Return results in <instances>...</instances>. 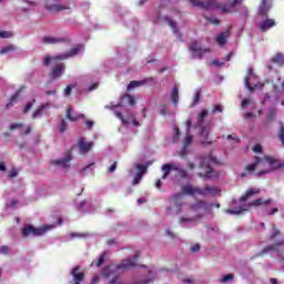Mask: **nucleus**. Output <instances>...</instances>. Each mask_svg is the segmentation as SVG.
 Wrapping results in <instances>:
<instances>
[{
	"label": "nucleus",
	"mask_w": 284,
	"mask_h": 284,
	"mask_svg": "<svg viewBox=\"0 0 284 284\" xmlns=\"http://www.w3.org/2000/svg\"><path fill=\"white\" fill-rule=\"evenodd\" d=\"M216 112H223V105L221 104H216L212 111V113H216Z\"/></svg>",
	"instance_id": "09e8293b"
},
{
	"label": "nucleus",
	"mask_w": 284,
	"mask_h": 284,
	"mask_svg": "<svg viewBox=\"0 0 284 284\" xmlns=\"http://www.w3.org/2000/svg\"><path fill=\"white\" fill-rule=\"evenodd\" d=\"M58 130L59 132H65V130H68V122H65V120H62L58 126Z\"/></svg>",
	"instance_id": "58836bf2"
},
{
	"label": "nucleus",
	"mask_w": 284,
	"mask_h": 284,
	"mask_svg": "<svg viewBox=\"0 0 284 284\" xmlns=\"http://www.w3.org/2000/svg\"><path fill=\"white\" fill-rule=\"evenodd\" d=\"M234 141V143H240L241 139H239L237 136H233V135H227V141Z\"/></svg>",
	"instance_id": "864d4df0"
},
{
	"label": "nucleus",
	"mask_w": 284,
	"mask_h": 284,
	"mask_svg": "<svg viewBox=\"0 0 284 284\" xmlns=\"http://www.w3.org/2000/svg\"><path fill=\"white\" fill-rule=\"evenodd\" d=\"M148 172V168L145 165L136 164L135 169L131 170V174H135L133 180V185H139L141 180L143 179V174Z\"/></svg>",
	"instance_id": "9b49d317"
},
{
	"label": "nucleus",
	"mask_w": 284,
	"mask_h": 284,
	"mask_svg": "<svg viewBox=\"0 0 284 284\" xmlns=\"http://www.w3.org/2000/svg\"><path fill=\"white\" fill-rule=\"evenodd\" d=\"M0 172H6V162H0Z\"/></svg>",
	"instance_id": "0e129e2a"
},
{
	"label": "nucleus",
	"mask_w": 284,
	"mask_h": 284,
	"mask_svg": "<svg viewBox=\"0 0 284 284\" xmlns=\"http://www.w3.org/2000/svg\"><path fill=\"white\" fill-rule=\"evenodd\" d=\"M65 119H68V121H79V119H85V115L83 113L74 112L72 106H68Z\"/></svg>",
	"instance_id": "f3484780"
},
{
	"label": "nucleus",
	"mask_w": 284,
	"mask_h": 284,
	"mask_svg": "<svg viewBox=\"0 0 284 284\" xmlns=\"http://www.w3.org/2000/svg\"><path fill=\"white\" fill-rule=\"evenodd\" d=\"M272 61H273V63H276L277 65H283L284 57H283V54L278 53L272 58Z\"/></svg>",
	"instance_id": "72a5a7b5"
},
{
	"label": "nucleus",
	"mask_w": 284,
	"mask_h": 284,
	"mask_svg": "<svg viewBox=\"0 0 284 284\" xmlns=\"http://www.w3.org/2000/svg\"><path fill=\"white\" fill-rule=\"evenodd\" d=\"M19 98V94H16L11 97L10 103L7 104V108H10V105H14V101Z\"/></svg>",
	"instance_id": "603ef678"
},
{
	"label": "nucleus",
	"mask_w": 284,
	"mask_h": 284,
	"mask_svg": "<svg viewBox=\"0 0 284 284\" xmlns=\"http://www.w3.org/2000/svg\"><path fill=\"white\" fill-rule=\"evenodd\" d=\"M268 203H272V200L257 199L244 207L226 210V214H243V212H247V207H258V205H268Z\"/></svg>",
	"instance_id": "6e6552de"
},
{
	"label": "nucleus",
	"mask_w": 284,
	"mask_h": 284,
	"mask_svg": "<svg viewBox=\"0 0 284 284\" xmlns=\"http://www.w3.org/2000/svg\"><path fill=\"white\" fill-rule=\"evenodd\" d=\"M63 72H65V64H57L50 73L51 81H57V79H61V77H63Z\"/></svg>",
	"instance_id": "f8f14e48"
},
{
	"label": "nucleus",
	"mask_w": 284,
	"mask_h": 284,
	"mask_svg": "<svg viewBox=\"0 0 284 284\" xmlns=\"http://www.w3.org/2000/svg\"><path fill=\"white\" fill-rule=\"evenodd\" d=\"M192 252H199V250H201V245L199 244H194L192 247H191Z\"/></svg>",
	"instance_id": "052dcab7"
},
{
	"label": "nucleus",
	"mask_w": 284,
	"mask_h": 284,
	"mask_svg": "<svg viewBox=\"0 0 284 284\" xmlns=\"http://www.w3.org/2000/svg\"><path fill=\"white\" fill-rule=\"evenodd\" d=\"M155 187H158V190H161V180H158L155 182Z\"/></svg>",
	"instance_id": "774afa93"
},
{
	"label": "nucleus",
	"mask_w": 284,
	"mask_h": 284,
	"mask_svg": "<svg viewBox=\"0 0 284 284\" xmlns=\"http://www.w3.org/2000/svg\"><path fill=\"white\" fill-rule=\"evenodd\" d=\"M190 52L193 54V59L201 58L205 52H210L207 49H201L199 42H192L190 45Z\"/></svg>",
	"instance_id": "ddd939ff"
},
{
	"label": "nucleus",
	"mask_w": 284,
	"mask_h": 284,
	"mask_svg": "<svg viewBox=\"0 0 284 284\" xmlns=\"http://www.w3.org/2000/svg\"><path fill=\"white\" fill-rule=\"evenodd\" d=\"M187 194L189 196H194V194H201V189L194 187L192 185H184L182 187V193L174 194L171 199V205L174 206V213L181 214L183 212V195Z\"/></svg>",
	"instance_id": "20e7f679"
},
{
	"label": "nucleus",
	"mask_w": 284,
	"mask_h": 284,
	"mask_svg": "<svg viewBox=\"0 0 284 284\" xmlns=\"http://www.w3.org/2000/svg\"><path fill=\"white\" fill-rule=\"evenodd\" d=\"M189 1L192 3V6H195L196 8H203L204 10H212L216 8L222 12H232V9L234 8V6H239L243 2V0H230L229 4L221 7L219 6V2H216V0H189Z\"/></svg>",
	"instance_id": "7ed1b4c3"
},
{
	"label": "nucleus",
	"mask_w": 284,
	"mask_h": 284,
	"mask_svg": "<svg viewBox=\"0 0 284 284\" xmlns=\"http://www.w3.org/2000/svg\"><path fill=\"white\" fill-rule=\"evenodd\" d=\"M136 258H139V253H134L131 258L123 260L118 266L105 267L102 274L105 278H111L110 284H124L120 281L119 274L126 270H132V267H136Z\"/></svg>",
	"instance_id": "f257e3e1"
},
{
	"label": "nucleus",
	"mask_w": 284,
	"mask_h": 284,
	"mask_svg": "<svg viewBox=\"0 0 284 284\" xmlns=\"http://www.w3.org/2000/svg\"><path fill=\"white\" fill-rule=\"evenodd\" d=\"M212 64H213V65H216L217 68H221V67L225 65V62H221V61H219V60H214V61L212 62Z\"/></svg>",
	"instance_id": "6e6d98bb"
},
{
	"label": "nucleus",
	"mask_w": 284,
	"mask_h": 284,
	"mask_svg": "<svg viewBox=\"0 0 284 284\" xmlns=\"http://www.w3.org/2000/svg\"><path fill=\"white\" fill-rule=\"evenodd\" d=\"M230 281H234V275L227 274L221 278V283H230Z\"/></svg>",
	"instance_id": "ea45409f"
},
{
	"label": "nucleus",
	"mask_w": 284,
	"mask_h": 284,
	"mask_svg": "<svg viewBox=\"0 0 284 284\" xmlns=\"http://www.w3.org/2000/svg\"><path fill=\"white\" fill-rule=\"evenodd\" d=\"M116 170V162H114L110 168L109 172H114Z\"/></svg>",
	"instance_id": "e2e57ef3"
},
{
	"label": "nucleus",
	"mask_w": 284,
	"mask_h": 284,
	"mask_svg": "<svg viewBox=\"0 0 284 284\" xmlns=\"http://www.w3.org/2000/svg\"><path fill=\"white\" fill-rule=\"evenodd\" d=\"M47 108H50V103L40 105L32 114V119H40V116H43V110Z\"/></svg>",
	"instance_id": "a878e982"
},
{
	"label": "nucleus",
	"mask_w": 284,
	"mask_h": 284,
	"mask_svg": "<svg viewBox=\"0 0 284 284\" xmlns=\"http://www.w3.org/2000/svg\"><path fill=\"white\" fill-rule=\"evenodd\" d=\"M94 146L93 142H88L83 138H80L78 141V148L80 150V154H88L89 151Z\"/></svg>",
	"instance_id": "2eb2a0df"
},
{
	"label": "nucleus",
	"mask_w": 284,
	"mask_h": 284,
	"mask_svg": "<svg viewBox=\"0 0 284 284\" xmlns=\"http://www.w3.org/2000/svg\"><path fill=\"white\" fill-rule=\"evenodd\" d=\"M191 212H201V211H206L207 210V204L205 202H196L195 204L190 206Z\"/></svg>",
	"instance_id": "393cba45"
},
{
	"label": "nucleus",
	"mask_w": 284,
	"mask_h": 284,
	"mask_svg": "<svg viewBox=\"0 0 284 284\" xmlns=\"http://www.w3.org/2000/svg\"><path fill=\"white\" fill-rule=\"evenodd\" d=\"M8 252H10V247H8V246H1L0 247V253L1 254H8Z\"/></svg>",
	"instance_id": "5fc2aeb1"
},
{
	"label": "nucleus",
	"mask_w": 284,
	"mask_h": 284,
	"mask_svg": "<svg viewBox=\"0 0 284 284\" xmlns=\"http://www.w3.org/2000/svg\"><path fill=\"white\" fill-rule=\"evenodd\" d=\"M123 99L126 101V103H129V105H134L136 103L134 101V97L132 95H125Z\"/></svg>",
	"instance_id": "79ce46f5"
},
{
	"label": "nucleus",
	"mask_w": 284,
	"mask_h": 284,
	"mask_svg": "<svg viewBox=\"0 0 284 284\" xmlns=\"http://www.w3.org/2000/svg\"><path fill=\"white\" fill-rule=\"evenodd\" d=\"M114 114H115V116H116L118 119H121V121H122V123H123L124 125H128V124L130 123L128 120L123 119V114H121V112L115 111Z\"/></svg>",
	"instance_id": "a19ab883"
},
{
	"label": "nucleus",
	"mask_w": 284,
	"mask_h": 284,
	"mask_svg": "<svg viewBox=\"0 0 284 284\" xmlns=\"http://www.w3.org/2000/svg\"><path fill=\"white\" fill-rule=\"evenodd\" d=\"M85 51V47L83 44H79L71 49L68 53H63L55 57L47 55L43 59V65H50V63H54V61H65V59H70L72 57H77V54H82Z\"/></svg>",
	"instance_id": "39448f33"
},
{
	"label": "nucleus",
	"mask_w": 284,
	"mask_h": 284,
	"mask_svg": "<svg viewBox=\"0 0 284 284\" xmlns=\"http://www.w3.org/2000/svg\"><path fill=\"white\" fill-rule=\"evenodd\" d=\"M10 130H20V134H30V126L21 123H13L10 125Z\"/></svg>",
	"instance_id": "5701e85b"
},
{
	"label": "nucleus",
	"mask_w": 284,
	"mask_h": 284,
	"mask_svg": "<svg viewBox=\"0 0 284 284\" xmlns=\"http://www.w3.org/2000/svg\"><path fill=\"white\" fill-rule=\"evenodd\" d=\"M174 132H175V135L173 138V143H179L180 132H179V126L178 125H174Z\"/></svg>",
	"instance_id": "37998d69"
},
{
	"label": "nucleus",
	"mask_w": 284,
	"mask_h": 284,
	"mask_svg": "<svg viewBox=\"0 0 284 284\" xmlns=\"http://www.w3.org/2000/svg\"><path fill=\"white\" fill-rule=\"evenodd\" d=\"M195 219L194 217H185L182 216L180 219V225H183V227H185V225H190V223H194Z\"/></svg>",
	"instance_id": "7c9ffc66"
},
{
	"label": "nucleus",
	"mask_w": 284,
	"mask_h": 284,
	"mask_svg": "<svg viewBox=\"0 0 284 284\" xmlns=\"http://www.w3.org/2000/svg\"><path fill=\"white\" fill-rule=\"evenodd\" d=\"M70 161H72V158L68 154L62 159L53 160L52 164L62 168V170H68V168H70Z\"/></svg>",
	"instance_id": "a211bd4d"
},
{
	"label": "nucleus",
	"mask_w": 284,
	"mask_h": 284,
	"mask_svg": "<svg viewBox=\"0 0 284 284\" xmlns=\"http://www.w3.org/2000/svg\"><path fill=\"white\" fill-rule=\"evenodd\" d=\"M207 134H210V132L207 131V129H205V128H202V130H201V136H202V143L204 144V145H207V144H210L211 142H207Z\"/></svg>",
	"instance_id": "473e14b6"
},
{
	"label": "nucleus",
	"mask_w": 284,
	"mask_h": 284,
	"mask_svg": "<svg viewBox=\"0 0 284 284\" xmlns=\"http://www.w3.org/2000/svg\"><path fill=\"white\" fill-rule=\"evenodd\" d=\"M104 261H105V255H101V256L99 257L97 264H95L97 267H101V265H103Z\"/></svg>",
	"instance_id": "de8ad7c7"
},
{
	"label": "nucleus",
	"mask_w": 284,
	"mask_h": 284,
	"mask_svg": "<svg viewBox=\"0 0 284 284\" xmlns=\"http://www.w3.org/2000/svg\"><path fill=\"white\" fill-rule=\"evenodd\" d=\"M207 114H210V111L202 110V112L197 116V125H203L205 119L207 118Z\"/></svg>",
	"instance_id": "cd10ccee"
},
{
	"label": "nucleus",
	"mask_w": 284,
	"mask_h": 284,
	"mask_svg": "<svg viewBox=\"0 0 284 284\" xmlns=\"http://www.w3.org/2000/svg\"><path fill=\"white\" fill-rule=\"evenodd\" d=\"M210 163H216V159L215 158H210V159H203L200 168L202 170H204V172L200 173V176H204L206 179H212V166L210 165Z\"/></svg>",
	"instance_id": "1a4fd4ad"
},
{
	"label": "nucleus",
	"mask_w": 284,
	"mask_h": 284,
	"mask_svg": "<svg viewBox=\"0 0 284 284\" xmlns=\"http://www.w3.org/2000/svg\"><path fill=\"white\" fill-rule=\"evenodd\" d=\"M52 1H47L45 8L47 10H49L50 12H61L63 10H68V8L61 3H59V0H53Z\"/></svg>",
	"instance_id": "4468645a"
},
{
	"label": "nucleus",
	"mask_w": 284,
	"mask_h": 284,
	"mask_svg": "<svg viewBox=\"0 0 284 284\" xmlns=\"http://www.w3.org/2000/svg\"><path fill=\"white\" fill-rule=\"evenodd\" d=\"M253 152H255L256 154L263 152V146H261V144H256V145L253 148Z\"/></svg>",
	"instance_id": "8fccbe9b"
},
{
	"label": "nucleus",
	"mask_w": 284,
	"mask_h": 284,
	"mask_svg": "<svg viewBox=\"0 0 284 284\" xmlns=\"http://www.w3.org/2000/svg\"><path fill=\"white\" fill-rule=\"evenodd\" d=\"M261 190L258 189H248L246 193L240 199V203H245V201H250L253 196H256Z\"/></svg>",
	"instance_id": "4be33fe9"
},
{
	"label": "nucleus",
	"mask_w": 284,
	"mask_h": 284,
	"mask_svg": "<svg viewBox=\"0 0 284 284\" xmlns=\"http://www.w3.org/2000/svg\"><path fill=\"white\" fill-rule=\"evenodd\" d=\"M207 23H212L213 26H219L220 21L216 18H206Z\"/></svg>",
	"instance_id": "a18cd8bd"
},
{
	"label": "nucleus",
	"mask_w": 284,
	"mask_h": 284,
	"mask_svg": "<svg viewBox=\"0 0 284 284\" xmlns=\"http://www.w3.org/2000/svg\"><path fill=\"white\" fill-rule=\"evenodd\" d=\"M23 2H24V3H28V6H29L30 8L37 6V2H34V1H32V0H23Z\"/></svg>",
	"instance_id": "bf43d9fd"
},
{
	"label": "nucleus",
	"mask_w": 284,
	"mask_h": 284,
	"mask_svg": "<svg viewBox=\"0 0 284 284\" xmlns=\"http://www.w3.org/2000/svg\"><path fill=\"white\" fill-rule=\"evenodd\" d=\"M278 139H280L282 145H284V125H283V123H280Z\"/></svg>",
	"instance_id": "c9c22d12"
},
{
	"label": "nucleus",
	"mask_w": 284,
	"mask_h": 284,
	"mask_svg": "<svg viewBox=\"0 0 284 284\" xmlns=\"http://www.w3.org/2000/svg\"><path fill=\"white\" fill-rule=\"evenodd\" d=\"M42 43L44 45H57L59 43H68L70 42V38H63V37H54V36H44L41 39Z\"/></svg>",
	"instance_id": "9d476101"
},
{
	"label": "nucleus",
	"mask_w": 284,
	"mask_h": 284,
	"mask_svg": "<svg viewBox=\"0 0 284 284\" xmlns=\"http://www.w3.org/2000/svg\"><path fill=\"white\" fill-rule=\"evenodd\" d=\"M257 78L256 74H254V69L248 68L247 77L244 79L245 87L250 92H254V90H263V87L265 84L263 83H256Z\"/></svg>",
	"instance_id": "0eeeda50"
},
{
	"label": "nucleus",
	"mask_w": 284,
	"mask_h": 284,
	"mask_svg": "<svg viewBox=\"0 0 284 284\" xmlns=\"http://www.w3.org/2000/svg\"><path fill=\"white\" fill-rule=\"evenodd\" d=\"M33 105H34V100H33L32 102H29V103L24 106V109H23L24 114L28 113V112H30V110H32V106H33Z\"/></svg>",
	"instance_id": "c03bdc74"
},
{
	"label": "nucleus",
	"mask_w": 284,
	"mask_h": 284,
	"mask_svg": "<svg viewBox=\"0 0 284 284\" xmlns=\"http://www.w3.org/2000/svg\"><path fill=\"white\" fill-rule=\"evenodd\" d=\"M247 105H250V100L244 99V100L242 101V108H247Z\"/></svg>",
	"instance_id": "680f3d73"
},
{
	"label": "nucleus",
	"mask_w": 284,
	"mask_h": 284,
	"mask_svg": "<svg viewBox=\"0 0 284 284\" xmlns=\"http://www.w3.org/2000/svg\"><path fill=\"white\" fill-rule=\"evenodd\" d=\"M17 174H18V173H17V170H11V171H10V178H11V179H14V176H17Z\"/></svg>",
	"instance_id": "69168bd1"
},
{
	"label": "nucleus",
	"mask_w": 284,
	"mask_h": 284,
	"mask_svg": "<svg viewBox=\"0 0 284 284\" xmlns=\"http://www.w3.org/2000/svg\"><path fill=\"white\" fill-rule=\"evenodd\" d=\"M70 94H72V87H71V85H68V87L64 89V97H70Z\"/></svg>",
	"instance_id": "3c124183"
},
{
	"label": "nucleus",
	"mask_w": 284,
	"mask_h": 284,
	"mask_svg": "<svg viewBox=\"0 0 284 284\" xmlns=\"http://www.w3.org/2000/svg\"><path fill=\"white\" fill-rule=\"evenodd\" d=\"M260 170L261 174H271V172H276V170H281V162L274 156H264V158H255V163L246 166L247 172H253L255 169Z\"/></svg>",
	"instance_id": "f03ea898"
},
{
	"label": "nucleus",
	"mask_w": 284,
	"mask_h": 284,
	"mask_svg": "<svg viewBox=\"0 0 284 284\" xmlns=\"http://www.w3.org/2000/svg\"><path fill=\"white\" fill-rule=\"evenodd\" d=\"M166 22L169 23L170 28H172L173 32L176 34L178 30H176V22H174L172 19L170 18H165Z\"/></svg>",
	"instance_id": "4c0bfd02"
},
{
	"label": "nucleus",
	"mask_w": 284,
	"mask_h": 284,
	"mask_svg": "<svg viewBox=\"0 0 284 284\" xmlns=\"http://www.w3.org/2000/svg\"><path fill=\"white\" fill-rule=\"evenodd\" d=\"M200 101H201V90L196 89L194 97H193L191 108H194V105H196V103H199Z\"/></svg>",
	"instance_id": "2f4dec72"
},
{
	"label": "nucleus",
	"mask_w": 284,
	"mask_h": 284,
	"mask_svg": "<svg viewBox=\"0 0 284 284\" xmlns=\"http://www.w3.org/2000/svg\"><path fill=\"white\" fill-rule=\"evenodd\" d=\"M50 230H54V225H44L41 227L28 225L24 229H22V236H43V234H45V232H50Z\"/></svg>",
	"instance_id": "423d86ee"
},
{
	"label": "nucleus",
	"mask_w": 284,
	"mask_h": 284,
	"mask_svg": "<svg viewBox=\"0 0 284 284\" xmlns=\"http://www.w3.org/2000/svg\"><path fill=\"white\" fill-rule=\"evenodd\" d=\"M172 170H176V165L174 164H164L162 166V172H163V175H162V179H168V175L170 174V172H172Z\"/></svg>",
	"instance_id": "bb28decb"
},
{
	"label": "nucleus",
	"mask_w": 284,
	"mask_h": 284,
	"mask_svg": "<svg viewBox=\"0 0 284 284\" xmlns=\"http://www.w3.org/2000/svg\"><path fill=\"white\" fill-rule=\"evenodd\" d=\"M14 50H17V47L14 44H9L0 49V54H9V52H14Z\"/></svg>",
	"instance_id": "c756f323"
},
{
	"label": "nucleus",
	"mask_w": 284,
	"mask_h": 284,
	"mask_svg": "<svg viewBox=\"0 0 284 284\" xmlns=\"http://www.w3.org/2000/svg\"><path fill=\"white\" fill-rule=\"evenodd\" d=\"M171 99L173 101V104L179 105V88L173 87Z\"/></svg>",
	"instance_id": "c85d7f7f"
},
{
	"label": "nucleus",
	"mask_w": 284,
	"mask_h": 284,
	"mask_svg": "<svg viewBox=\"0 0 284 284\" xmlns=\"http://www.w3.org/2000/svg\"><path fill=\"white\" fill-rule=\"evenodd\" d=\"M47 97H54V94H57V89H53V90H49L45 92Z\"/></svg>",
	"instance_id": "4d7b16f0"
},
{
	"label": "nucleus",
	"mask_w": 284,
	"mask_h": 284,
	"mask_svg": "<svg viewBox=\"0 0 284 284\" xmlns=\"http://www.w3.org/2000/svg\"><path fill=\"white\" fill-rule=\"evenodd\" d=\"M276 116V109H271L268 112V115L266 118L267 123H271V121Z\"/></svg>",
	"instance_id": "e433bc0d"
},
{
	"label": "nucleus",
	"mask_w": 284,
	"mask_h": 284,
	"mask_svg": "<svg viewBox=\"0 0 284 284\" xmlns=\"http://www.w3.org/2000/svg\"><path fill=\"white\" fill-rule=\"evenodd\" d=\"M190 128H192V120L186 121V136L183 140V150H187L189 145H192V141H194V138L190 134Z\"/></svg>",
	"instance_id": "dca6fc26"
},
{
	"label": "nucleus",
	"mask_w": 284,
	"mask_h": 284,
	"mask_svg": "<svg viewBox=\"0 0 284 284\" xmlns=\"http://www.w3.org/2000/svg\"><path fill=\"white\" fill-rule=\"evenodd\" d=\"M85 205H88L87 201L81 202L79 205V210H83V207H85Z\"/></svg>",
	"instance_id": "338daca9"
},
{
	"label": "nucleus",
	"mask_w": 284,
	"mask_h": 284,
	"mask_svg": "<svg viewBox=\"0 0 284 284\" xmlns=\"http://www.w3.org/2000/svg\"><path fill=\"white\" fill-rule=\"evenodd\" d=\"M271 8H272V4L267 3V0H262L258 7L260 17H267V13L270 12Z\"/></svg>",
	"instance_id": "412c9836"
},
{
	"label": "nucleus",
	"mask_w": 284,
	"mask_h": 284,
	"mask_svg": "<svg viewBox=\"0 0 284 284\" xmlns=\"http://www.w3.org/2000/svg\"><path fill=\"white\" fill-rule=\"evenodd\" d=\"M141 85H143V81H132L128 85V90H134V88H139Z\"/></svg>",
	"instance_id": "f704fd0d"
},
{
	"label": "nucleus",
	"mask_w": 284,
	"mask_h": 284,
	"mask_svg": "<svg viewBox=\"0 0 284 284\" xmlns=\"http://www.w3.org/2000/svg\"><path fill=\"white\" fill-rule=\"evenodd\" d=\"M229 38H230V32L224 31V32L217 34V37L215 38V41L220 45H225V43H227Z\"/></svg>",
	"instance_id": "b1692460"
},
{
	"label": "nucleus",
	"mask_w": 284,
	"mask_h": 284,
	"mask_svg": "<svg viewBox=\"0 0 284 284\" xmlns=\"http://www.w3.org/2000/svg\"><path fill=\"white\" fill-rule=\"evenodd\" d=\"M219 189L216 186H205L204 189H200V194L202 196H216Z\"/></svg>",
	"instance_id": "aec40b11"
},
{
	"label": "nucleus",
	"mask_w": 284,
	"mask_h": 284,
	"mask_svg": "<svg viewBox=\"0 0 284 284\" xmlns=\"http://www.w3.org/2000/svg\"><path fill=\"white\" fill-rule=\"evenodd\" d=\"M274 26H276V20L268 18L258 23L261 32H267V30L274 28Z\"/></svg>",
	"instance_id": "6ab92c4d"
},
{
	"label": "nucleus",
	"mask_w": 284,
	"mask_h": 284,
	"mask_svg": "<svg viewBox=\"0 0 284 284\" xmlns=\"http://www.w3.org/2000/svg\"><path fill=\"white\" fill-rule=\"evenodd\" d=\"M10 37H12V34L8 31H1L0 32V38L1 39H10Z\"/></svg>",
	"instance_id": "49530a36"
},
{
	"label": "nucleus",
	"mask_w": 284,
	"mask_h": 284,
	"mask_svg": "<svg viewBox=\"0 0 284 284\" xmlns=\"http://www.w3.org/2000/svg\"><path fill=\"white\" fill-rule=\"evenodd\" d=\"M280 234H281V231L274 229V232H273V234L271 235V239L274 240V239H276V236H278Z\"/></svg>",
	"instance_id": "13d9d810"
}]
</instances>
